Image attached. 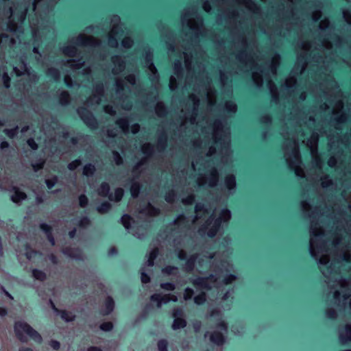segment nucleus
Instances as JSON below:
<instances>
[{
	"instance_id": "1",
	"label": "nucleus",
	"mask_w": 351,
	"mask_h": 351,
	"mask_svg": "<svg viewBox=\"0 0 351 351\" xmlns=\"http://www.w3.org/2000/svg\"><path fill=\"white\" fill-rule=\"evenodd\" d=\"M180 20L182 26L191 30L196 39L207 36L208 29L204 26V19L195 8H185L182 12Z\"/></svg>"
},
{
	"instance_id": "2",
	"label": "nucleus",
	"mask_w": 351,
	"mask_h": 351,
	"mask_svg": "<svg viewBox=\"0 0 351 351\" xmlns=\"http://www.w3.org/2000/svg\"><path fill=\"white\" fill-rule=\"evenodd\" d=\"M232 213L228 208H223L221 210L219 216L215 218L214 215H211L205 223L199 228L200 232H205L208 230L207 235L208 237H215L220 229L223 223H228L231 219Z\"/></svg>"
},
{
	"instance_id": "3",
	"label": "nucleus",
	"mask_w": 351,
	"mask_h": 351,
	"mask_svg": "<svg viewBox=\"0 0 351 351\" xmlns=\"http://www.w3.org/2000/svg\"><path fill=\"white\" fill-rule=\"evenodd\" d=\"M14 332L16 337L23 343L27 341V339L23 333H25L37 343L43 342V337L40 334L25 322L19 321L15 322Z\"/></svg>"
},
{
	"instance_id": "4",
	"label": "nucleus",
	"mask_w": 351,
	"mask_h": 351,
	"mask_svg": "<svg viewBox=\"0 0 351 351\" xmlns=\"http://www.w3.org/2000/svg\"><path fill=\"white\" fill-rule=\"evenodd\" d=\"M215 2H221L223 4L228 5L221 13L219 14L216 18V22L218 25L223 23L228 24L234 21L239 17V12L234 6V2L229 0H214Z\"/></svg>"
},
{
	"instance_id": "5",
	"label": "nucleus",
	"mask_w": 351,
	"mask_h": 351,
	"mask_svg": "<svg viewBox=\"0 0 351 351\" xmlns=\"http://www.w3.org/2000/svg\"><path fill=\"white\" fill-rule=\"evenodd\" d=\"M226 119L224 117L217 118L213 123V141L217 145H220L221 147H229V143H226L225 136L223 134V129Z\"/></svg>"
},
{
	"instance_id": "6",
	"label": "nucleus",
	"mask_w": 351,
	"mask_h": 351,
	"mask_svg": "<svg viewBox=\"0 0 351 351\" xmlns=\"http://www.w3.org/2000/svg\"><path fill=\"white\" fill-rule=\"evenodd\" d=\"M77 114L84 123V124L90 130H97L99 128V122L93 113L85 106H80L76 110Z\"/></svg>"
},
{
	"instance_id": "7",
	"label": "nucleus",
	"mask_w": 351,
	"mask_h": 351,
	"mask_svg": "<svg viewBox=\"0 0 351 351\" xmlns=\"http://www.w3.org/2000/svg\"><path fill=\"white\" fill-rule=\"evenodd\" d=\"M71 42L75 46L79 47H100L101 46V40L93 36H87L82 34H80L77 36L73 38Z\"/></svg>"
},
{
	"instance_id": "8",
	"label": "nucleus",
	"mask_w": 351,
	"mask_h": 351,
	"mask_svg": "<svg viewBox=\"0 0 351 351\" xmlns=\"http://www.w3.org/2000/svg\"><path fill=\"white\" fill-rule=\"evenodd\" d=\"M219 182V173L216 167H213L208 177L201 176L197 178V182L199 186L208 184L211 188L216 187Z\"/></svg>"
},
{
	"instance_id": "9",
	"label": "nucleus",
	"mask_w": 351,
	"mask_h": 351,
	"mask_svg": "<svg viewBox=\"0 0 351 351\" xmlns=\"http://www.w3.org/2000/svg\"><path fill=\"white\" fill-rule=\"evenodd\" d=\"M105 95V86L102 82L96 83L93 86V94L87 99L90 105H99Z\"/></svg>"
},
{
	"instance_id": "10",
	"label": "nucleus",
	"mask_w": 351,
	"mask_h": 351,
	"mask_svg": "<svg viewBox=\"0 0 351 351\" xmlns=\"http://www.w3.org/2000/svg\"><path fill=\"white\" fill-rule=\"evenodd\" d=\"M153 58V51L150 49H147L144 54L145 66L151 73L149 76L150 80L154 82L159 80V74L156 66L154 65Z\"/></svg>"
},
{
	"instance_id": "11",
	"label": "nucleus",
	"mask_w": 351,
	"mask_h": 351,
	"mask_svg": "<svg viewBox=\"0 0 351 351\" xmlns=\"http://www.w3.org/2000/svg\"><path fill=\"white\" fill-rule=\"evenodd\" d=\"M131 221H132V218L128 214L123 215L120 219V222L123 224V226L125 227V228L127 230H128V231L132 230V233L133 234V235L134 237H136V238H138L139 239H143L146 237V234H147L146 229L143 227H141L136 230H132Z\"/></svg>"
},
{
	"instance_id": "12",
	"label": "nucleus",
	"mask_w": 351,
	"mask_h": 351,
	"mask_svg": "<svg viewBox=\"0 0 351 351\" xmlns=\"http://www.w3.org/2000/svg\"><path fill=\"white\" fill-rule=\"evenodd\" d=\"M190 219L184 213L177 215L173 220L170 225L176 226L178 232L182 233L190 228L191 224L189 223Z\"/></svg>"
},
{
	"instance_id": "13",
	"label": "nucleus",
	"mask_w": 351,
	"mask_h": 351,
	"mask_svg": "<svg viewBox=\"0 0 351 351\" xmlns=\"http://www.w3.org/2000/svg\"><path fill=\"white\" fill-rule=\"evenodd\" d=\"M189 97L193 102V108L191 109V113L189 116V121L191 124L195 125L197 123V118L200 106V99L197 95L193 93L189 95Z\"/></svg>"
},
{
	"instance_id": "14",
	"label": "nucleus",
	"mask_w": 351,
	"mask_h": 351,
	"mask_svg": "<svg viewBox=\"0 0 351 351\" xmlns=\"http://www.w3.org/2000/svg\"><path fill=\"white\" fill-rule=\"evenodd\" d=\"M168 134L165 129L158 132L156 147L159 153H164L168 147Z\"/></svg>"
},
{
	"instance_id": "15",
	"label": "nucleus",
	"mask_w": 351,
	"mask_h": 351,
	"mask_svg": "<svg viewBox=\"0 0 351 351\" xmlns=\"http://www.w3.org/2000/svg\"><path fill=\"white\" fill-rule=\"evenodd\" d=\"M21 65L19 67L14 66L13 71L17 76H22L23 75H29L31 67L27 62V58L26 54H23L19 58Z\"/></svg>"
},
{
	"instance_id": "16",
	"label": "nucleus",
	"mask_w": 351,
	"mask_h": 351,
	"mask_svg": "<svg viewBox=\"0 0 351 351\" xmlns=\"http://www.w3.org/2000/svg\"><path fill=\"white\" fill-rule=\"evenodd\" d=\"M111 62L114 64L112 73L114 75H118L123 73L126 67V63L120 55H114L111 57Z\"/></svg>"
},
{
	"instance_id": "17",
	"label": "nucleus",
	"mask_w": 351,
	"mask_h": 351,
	"mask_svg": "<svg viewBox=\"0 0 351 351\" xmlns=\"http://www.w3.org/2000/svg\"><path fill=\"white\" fill-rule=\"evenodd\" d=\"M210 335V341L213 344L217 346H222L226 342V337L219 330H214L210 334L209 332H206L204 337H207Z\"/></svg>"
},
{
	"instance_id": "18",
	"label": "nucleus",
	"mask_w": 351,
	"mask_h": 351,
	"mask_svg": "<svg viewBox=\"0 0 351 351\" xmlns=\"http://www.w3.org/2000/svg\"><path fill=\"white\" fill-rule=\"evenodd\" d=\"M190 281L197 289L206 291H210L212 289L211 283L208 282L205 277L197 276L191 278Z\"/></svg>"
},
{
	"instance_id": "19",
	"label": "nucleus",
	"mask_w": 351,
	"mask_h": 351,
	"mask_svg": "<svg viewBox=\"0 0 351 351\" xmlns=\"http://www.w3.org/2000/svg\"><path fill=\"white\" fill-rule=\"evenodd\" d=\"M199 254L195 253L190 256L185 261L186 263L183 267V269L186 272H193L195 269L197 261L199 260Z\"/></svg>"
},
{
	"instance_id": "20",
	"label": "nucleus",
	"mask_w": 351,
	"mask_h": 351,
	"mask_svg": "<svg viewBox=\"0 0 351 351\" xmlns=\"http://www.w3.org/2000/svg\"><path fill=\"white\" fill-rule=\"evenodd\" d=\"M155 113L160 118H165L169 114L168 107L163 101H158L155 106Z\"/></svg>"
},
{
	"instance_id": "21",
	"label": "nucleus",
	"mask_w": 351,
	"mask_h": 351,
	"mask_svg": "<svg viewBox=\"0 0 351 351\" xmlns=\"http://www.w3.org/2000/svg\"><path fill=\"white\" fill-rule=\"evenodd\" d=\"M131 186H130V193L132 198L136 199L139 196L141 193L142 185L141 184L136 180V178H133L130 180Z\"/></svg>"
},
{
	"instance_id": "22",
	"label": "nucleus",
	"mask_w": 351,
	"mask_h": 351,
	"mask_svg": "<svg viewBox=\"0 0 351 351\" xmlns=\"http://www.w3.org/2000/svg\"><path fill=\"white\" fill-rule=\"evenodd\" d=\"M114 302L112 297L108 296L106 299L104 306L101 308V313L104 315H110L114 310Z\"/></svg>"
},
{
	"instance_id": "23",
	"label": "nucleus",
	"mask_w": 351,
	"mask_h": 351,
	"mask_svg": "<svg viewBox=\"0 0 351 351\" xmlns=\"http://www.w3.org/2000/svg\"><path fill=\"white\" fill-rule=\"evenodd\" d=\"M291 155H292V157H293L294 161L289 163V169L294 171L296 176H299L298 169L295 168L293 167L295 162H297L298 163L300 162V153H299V150H298V147H294L292 149Z\"/></svg>"
},
{
	"instance_id": "24",
	"label": "nucleus",
	"mask_w": 351,
	"mask_h": 351,
	"mask_svg": "<svg viewBox=\"0 0 351 351\" xmlns=\"http://www.w3.org/2000/svg\"><path fill=\"white\" fill-rule=\"evenodd\" d=\"M62 51L66 56L73 59L77 56L78 49L75 45H68L62 48Z\"/></svg>"
},
{
	"instance_id": "25",
	"label": "nucleus",
	"mask_w": 351,
	"mask_h": 351,
	"mask_svg": "<svg viewBox=\"0 0 351 351\" xmlns=\"http://www.w3.org/2000/svg\"><path fill=\"white\" fill-rule=\"evenodd\" d=\"M114 85L116 95L119 97V99H122L124 96V91L125 89L124 81L121 78H117L115 80Z\"/></svg>"
},
{
	"instance_id": "26",
	"label": "nucleus",
	"mask_w": 351,
	"mask_h": 351,
	"mask_svg": "<svg viewBox=\"0 0 351 351\" xmlns=\"http://www.w3.org/2000/svg\"><path fill=\"white\" fill-rule=\"evenodd\" d=\"M166 36L167 37V38L169 40L166 43L167 49L170 52H173L176 49L174 33L170 29H167L166 30Z\"/></svg>"
},
{
	"instance_id": "27",
	"label": "nucleus",
	"mask_w": 351,
	"mask_h": 351,
	"mask_svg": "<svg viewBox=\"0 0 351 351\" xmlns=\"http://www.w3.org/2000/svg\"><path fill=\"white\" fill-rule=\"evenodd\" d=\"M141 152L145 156L146 159L152 158L155 152L154 146L151 143H144L141 148Z\"/></svg>"
},
{
	"instance_id": "28",
	"label": "nucleus",
	"mask_w": 351,
	"mask_h": 351,
	"mask_svg": "<svg viewBox=\"0 0 351 351\" xmlns=\"http://www.w3.org/2000/svg\"><path fill=\"white\" fill-rule=\"evenodd\" d=\"M27 198L25 193L20 191L18 188L14 187V193L11 196V199L14 203L19 204Z\"/></svg>"
},
{
	"instance_id": "29",
	"label": "nucleus",
	"mask_w": 351,
	"mask_h": 351,
	"mask_svg": "<svg viewBox=\"0 0 351 351\" xmlns=\"http://www.w3.org/2000/svg\"><path fill=\"white\" fill-rule=\"evenodd\" d=\"M173 73L178 80H182L184 77V69L182 63L180 60H176L173 63Z\"/></svg>"
},
{
	"instance_id": "30",
	"label": "nucleus",
	"mask_w": 351,
	"mask_h": 351,
	"mask_svg": "<svg viewBox=\"0 0 351 351\" xmlns=\"http://www.w3.org/2000/svg\"><path fill=\"white\" fill-rule=\"evenodd\" d=\"M115 123L119 127L124 134H127L130 132V121L128 118L124 117L118 119L115 121Z\"/></svg>"
},
{
	"instance_id": "31",
	"label": "nucleus",
	"mask_w": 351,
	"mask_h": 351,
	"mask_svg": "<svg viewBox=\"0 0 351 351\" xmlns=\"http://www.w3.org/2000/svg\"><path fill=\"white\" fill-rule=\"evenodd\" d=\"M141 213H145L150 217H156L160 214V209L149 203L147 206L142 210Z\"/></svg>"
},
{
	"instance_id": "32",
	"label": "nucleus",
	"mask_w": 351,
	"mask_h": 351,
	"mask_svg": "<svg viewBox=\"0 0 351 351\" xmlns=\"http://www.w3.org/2000/svg\"><path fill=\"white\" fill-rule=\"evenodd\" d=\"M97 193L102 197H108L110 194V187L108 182H103L97 189Z\"/></svg>"
},
{
	"instance_id": "33",
	"label": "nucleus",
	"mask_w": 351,
	"mask_h": 351,
	"mask_svg": "<svg viewBox=\"0 0 351 351\" xmlns=\"http://www.w3.org/2000/svg\"><path fill=\"white\" fill-rule=\"evenodd\" d=\"M124 195V190L122 188H117L114 190V193H110L108 199L111 202H119L121 201Z\"/></svg>"
},
{
	"instance_id": "34",
	"label": "nucleus",
	"mask_w": 351,
	"mask_h": 351,
	"mask_svg": "<svg viewBox=\"0 0 351 351\" xmlns=\"http://www.w3.org/2000/svg\"><path fill=\"white\" fill-rule=\"evenodd\" d=\"M67 63L72 69H80L85 66V61L82 58L77 59H69Z\"/></svg>"
},
{
	"instance_id": "35",
	"label": "nucleus",
	"mask_w": 351,
	"mask_h": 351,
	"mask_svg": "<svg viewBox=\"0 0 351 351\" xmlns=\"http://www.w3.org/2000/svg\"><path fill=\"white\" fill-rule=\"evenodd\" d=\"M60 104L66 106L71 103V95L66 90L60 91L58 95Z\"/></svg>"
},
{
	"instance_id": "36",
	"label": "nucleus",
	"mask_w": 351,
	"mask_h": 351,
	"mask_svg": "<svg viewBox=\"0 0 351 351\" xmlns=\"http://www.w3.org/2000/svg\"><path fill=\"white\" fill-rule=\"evenodd\" d=\"M159 254L158 247H154L150 250L148 254V259L146 262V265L148 267H152L154 265V261L157 258Z\"/></svg>"
},
{
	"instance_id": "37",
	"label": "nucleus",
	"mask_w": 351,
	"mask_h": 351,
	"mask_svg": "<svg viewBox=\"0 0 351 351\" xmlns=\"http://www.w3.org/2000/svg\"><path fill=\"white\" fill-rule=\"evenodd\" d=\"M225 186L230 191L234 190L236 187V178L233 174L226 176L224 179Z\"/></svg>"
},
{
	"instance_id": "38",
	"label": "nucleus",
	"mask_w": 351,
	"mask_h": 351,
	"mask_svg": "<svg viewBox=\"0 0 351 351\" xmlns=\"http://www.w3.org/2000/svg\"><path fill=\"white\" fill-rule=\"evenodd\" d=\"M46 75L51 77L55 82H58L60 80V72L55 67H49L46 71Z\"/></svg>"
},
{
	"instance_id": "39",
	"label": "nucleus",
	"mask_w": 351,
	"mask_h": 351,
	"mask_svg": "<svg viewBox=\"0 0 351 351\" xmlns=\"http://www.w3.org/2000/svg\"><path fill=\"white\" fill-rule=\"evenodd\" d=\"M96 171L95 165L93 163L86 164L82 170V173L86 177H93Z\"/></svg>"
},
{
	"instance_id": "40",
	"label": "nucleus",
	"mask_w": 351,
	"mask_h": 351,
	"mask_svg": "<svg viewBox=\"0 0 351 351\" xmlns=\"http://www.w3.org/2000/svg\"><path fill=\"white\" fill-rule=\"evenodd\" d=\"M58 315H60V317L66 322H71L75 319V315L71 312L67 311L66 310H61L58 313Z\"/></svg>"
},
{
	"instance_id": "41",
	"label": "nucleus",
	"mask_w": 351,
	"mask_h": 351,
	"mask_svg": "<svg viewBox=\"0 0 351 351\" xmlns=\"http://www.w3.org/2000/svg\"><path fill=\"white\" fill-rule=\"evenodd\" d=\"M186 321L185 319L182 317H176L172 324V329L174 330L184 328L186 326Z\"/></svg>"
},
{
	"instance_id": "42",
	"label": "nucleus",
	"mask_w": 351,
	"mask_h": 351,
	"mask_svg": "<svg viewBox=\"0 0 351 351\" xmlns=\"http://www.w3.org/2000/svg\"><path fill=\"white\" fill-rule=\"evenodd\" d=\"M223 110L227 112L235 113L237 110V106L233 101H226L223 105Z\"/></svg>"
},
{
	"instance_id": "43",
	"label": "nucleus",
	"mask_w": 351,
	"mask_h": 351,
	"mask_svg": "<svg viewBox=\"0 0 351 351\" xmlns=\"http://www.w3.org/2000/svg\"><path fill=\"white\" fill-rule=\"evenodd\" d=\"M112 205L110 203L104 202L97 206L96 210L99 214H106L110 211Z\"/></svg>"
},
{
	"instance_id": "44",
	"label": "nucleus",
	"mask_w": 351,
	"mask_h": 351,
	"mask_svg": "<svg viewBox=\"0 0 351 351\" xmlns=\"http://www.w3.org/2000/svg\"><path fill=\"white\" fill-rule=\"evenodd\" d=\"M176 197L177 193L173 189L168 191L165 195V199L169 204H173L176 199Z\"/></svg>"
},
{
	"instance_id": "45",
	"label": "nucleus",
	"mask_w": 351,
	"mask_h": 351,
	"mask_svg": "<svg viewBox=\"0 0 351 351\" xmlns=\"http://www.w3.org/2000/svg\"><path fill=\"white\" fill-rule=\"evenodd\" d=\"M32 274V276L35 279L42 281V282L45 281L47 278L46 274L44 271H43L42 270H40L38 269H33Z\"/></svg>"
},
{
	"instance_id": "46",
	"label": "nucleus",
	"mask_w": 351,
	"mask_h": 351,
	"mask_svg": "<svg viewBox=\"0 0 351 351\" xmlns=\"http://www.w3.org/2000/svg\"><path fill=\"white\" fill-rule=\"evenodd\" d=\"M178 267L176 266H171V265H167L162 269V273L163 274H166L168 276L170 275H176L178 274Z\"/></svg>"
},
{
	"instance_id": "47",
	"label": "nucleus",
	"mask_w": 351,
	"mask_h": 351,
	"mask_svg": "<svg viewBox=\"0 0 351 351\" xmlns=\"http://www.w3.org/2000/svg\"><path fill=\"white\" fill-rule=\"evenodd\" d=\"M345 329L347 335H341L339 337V339L342 343H346V341H351V325H346Z\"/></svg>"
},
{
	"instance_id": "48",
	"label": "nucleus",
	"mask_w": 351,
	"mask_h": 351,
	"mask_svg": "<svg viewBox=\"0 0 351 351\" xmlns=\"http://www.w3.org/2000/svg\"><path fill=\"white\" fill-rule=\"evenodd\" d=\"M19 128L18 125H16L14 128L8 129L5 128L3 130V133L10 138H14L16 136L19 132Z\"/></svg>"
},
{
	"instance_id": "49",
	"label": "nucleus",
	"mask_w": 351,
	"mask_h": 351,
	"mask_svg": "<svg viewBox=\"0 0 351 351\" xmlns=\"http://www.w3.org/2000/svg\"><path fill=\"white\" fill-rule=\"evenodd\" d=\"M229 80V75L224 70H219V81L221 86L225 87Z\"/></svg>"
},
{
	"instance_id": "50",
	"label": "nucleus",
	"mask_w": 351,
	"mask_h": 351,
	"mask_svg": "<svg viewBox=\"0 0 351 351\" xmlns=\"http://www.w3.org/2000/svg\"><path fill=\"white\" fill-rule=\"evenodd\" d=\"M194 302L197 305L203 304L206 301V294L205 292H201L198 295L194 297Z\"/></svg>"
},
{
	"instance_id": "51",
	"label": "nucleus",
	"mask_w": 351,
	"mask_h": 351,
	"mask_svg": "<svg viewBox=\"0 0 351 351\" xmlns=\"http://www.w3.org/2000/svg\"><path fill=\"white\" fill-rule=\"evenodd\" d=\"M108 45L111 48H117L119 47L118 40L114 35L110 34L108 36Z\"/></svg>"
},
{
	"instance_id": "52",
	"label": "nucleus",
	"mask_w": 351,
	"mask_h": 351,
	"mask_svg": "<svg viewBox=\"0 0 351 351\" xmlns=\"http://www.w3.org/2000/svg\"><path fill=\"white\" fill-rule=\"evenodd\" d=\"M133 45L134 40L131 37H125L121 41V46L125 49H131Z\"/></svg>"
},
{
	"instance_id": "53",
	"label": "nucleus",
	"mask_w": 351,
	"mask_h": 351,
	"mask_svg": "<svg viewBox=\"0 0 351 351\" xmlns=\"http://www.w3.org/2000/svg\"><path fill=\"white\" fill-rule=\"evenodd\" d=\"M195 201V195L193 193L189 194L186 197L182 198V203L185 206H191L194 204Z\"/></svg>"
},
{
	"instance_id": "54",
	"label": "nucleus",
	"mask_w": 351,
	"mask_h": 351,
	"mask_svg": "<svg viewBox=\"0 0 351 351\" xmlns=\"http://www.w3.org/2000/svg\"><path fill=\"white\" fill-rule=\"evenodd\" d=\"M206 206L202 202H197L195 206V213H199L202 212L204 214L208 213Z\"/></svg>"
},
{
	"instance_id": "55",
	"label": "nucleus",
	"mask_w": 351,
	"mask_h": 351,
	"mask_svg": "<svg viewBox=\"0 0 351 351\" xmlns=\"http://www.w3.org/2000/svg\"><path fill=\"white\" fill-rule=\"evenodd\" d=\"M82 165L81 158L75 159L71 162H69L67 165V168L70 171H75L79 166Z\"/></svg>"
},
{
	"instance_id": "56",
	"label": "nucleus",
	"mask_w": 351,
	"mask_h": 351,
	"mask_svg": "<svg viewBox=\"0 0 351 351\" xmlns=\"http://www.w3.org/2000/svg\"><path fill=\"white\" fill-rule=\"evenodd\" d=\"M113 160L115 164L118 166L122 165L123 163V160L121 154L117 151L112 152Z\"/></svg>"
},
{
	"instance_id": "57",
	"label": "nucleus",
	"mask_w": 351,
	"mask_h": 351,
	"mask_svg": "<svg viewBox=\"0 0 351 351\" xmlns=\"http://www.w3.org/2000/svg\"><path fill=\"white\" fill-rule=\"evenodd\" d=\"M258 121L261 125L264 126H267L269 124L271 123V117L269 114L262 115L259 118Z\"/></svg>"
},
{
	"instance_id": "58",
	"label": "nucleus",
	"mask_w": 351,
	"mask_h": 351,
	"mask_svg": "<svg viewBox=\"0 0 351 351\" xmlns=\"http://www.w3.org/2000/svg\"><path fill=\"white\" fill-rule=\"evenodd\" d=\"M160 288L165 291H174L176 289V285L173 282H162L160 283Z\"/></svg>"
},
{
	"instance_id": "59",
	"label": "nucleus",
	"mask_w": 351,
	"mask_h": 351,
	"mask_svg": "<svg viewBox=\"0 0 351 351\" xmlns=\"http://www.w3.org/2000/svg\"><path fill=\"white\" fill-rule=\"evenodd\" d=\"M194 294V291L191 287H186L184 291L183 298L184 300L188 301L192 299Z\"/></svg>"
},
{
	"instance_id": "60",
	"label": "nucleus",
	"mask_w": 351,
	"mask_h": 351,
	"mask_svg": "<svg viewBox=\"0 0 351 351\" xmlns=\"http://www.w3.org/2000/svg\"><path fill=\"white\" fill-rule=\"evenodd\" d=\"M79 205L81 208H86L88 204V199L84 194H81L79 197Z\"/></svg>"
},
{
	"instance_id": "61",
	"label": "nucleus",
	"mask_w": 351,
	"mask_h": 351,
	"mask_svg": "<svg viewBox=\"0 0 351 351\" xmlns=\"http://www.w3.org/2000/svg\"><path fill=\"white\" fill-rule=\"evenodd\" d=\"M90 220L89 217L87 216H84V217H82L80 219V221L78 222V226L80 228H85L87 226H88L90 225Z\"/></svg>"
},
{
	"instance_id": "62",
	"label": "nucleus",
	"mask_w": 351,
	"mask_h": 351,
	"mask_svg": "<svg viewBox=\"0 0 351 351\" xmlns=\"http://www.w3.org/2000/svg\"><path fill=\"white\" fill-rule=\"evenodd\" d=\"M158 351H168V342L166 339H160L158 341Z\"/></svg>"
},
{
	"instance_id": "63",
	"label": "nucleus",
	"mask_w": 351,
	"mask_h": 351,
	"mask_svg": "<svg viewBox=\"0 0 351 351\" xmlns=\"http://www.w3.org/2000/svg\"><path fill=\"white\" fill-rule=\"evenodd\" d=\"M2 80L3 83V86L6 88H9L10 87V77L9 76L8 72H3L2 75Z\"/></svg>"
},
{
	"instance_id": "64",
	"label": "nucleus",
	"mask_w": 351,
	"mask_h": 351,
	"mask_svg": "<svg viewBox=\"0 0 351 351\" xmlns=\"http://www.w3.org/2000/svg\"><path fill=\"white\" fill-rule=\"evenodd\" d=\"M326 316L330 320H334L337 316V313L333 308H328L325 311Z\"/></svg>"
}]
</instances>
